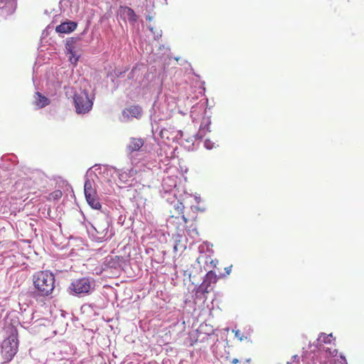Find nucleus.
<instances>
[{
  "label": "nucleus",
  "mask_w": 364,
  "mask_h": 364,
  "mask_svg": "<svg viewBox=\"0 0 364 364\" xmlns=\"http://www.w3.org/2000/svg\"><path fill=\"white\" fill-rule=\"evenodd\" d=\"M159 161L168 165L172 157L173 151L167 145H161L156 151Z\"/></svg>",
  "instance_id": "13"
},
{
  "label": "nucleus",
  "mask_w": 364,
  "mask_h": 364,
  "mask_svg": "<svg viewBox=\"0 0 364 364\" xmlns=\"http://www.w3.org/2000/svg\"><path fill=\"white\" fill-rule=\"evenodd\" d=\"M144 141L141 138L131 137L127 145V151L129 154L138 151L144 146Z\"/></svg>",
  "instance_id": "15"
},
{
  "label": "nucleus",
  "mask_w": 364,
  "mask_h": 364,
  "mask_svg": "<svg viewBox=\"0 0 364 364\" xmlns=\"http://www.w3.org/2000/svg\"><path fill=\"white\" fill-rule=\"evenodd\" d=\"M18 341L17 335L12 333L4 340L1 345V353L6 363L11 361L18 351Z\"/></svg>",
  "instance_id": "5"
},
{
  "label": "nucleus",
  "mask_w": 364,
  "mask_h": 364,
  "mask_svg": "<svg viewBox=\"0 0 364 364\" xmlns=\"http://www.w3.org/2000/svg\"><path fill=\"white\" fill-rule=\"evenodd\" d=\"M94 97H90L88 92L85 90H80L74 95L73 100L77 114H86L89 112L93 105Z\"/></svg>",
  "instance_id": "4"
},
{
  "label": "nucleus",
  "mask_w": 364,
  "mask_h": 364,
  "mask_svg": "<svg viewBox=\"0 0 364 364\" xmlns=\"http://www.w3.org/2000/svg\"><path fill=\"white\" fill-rule=\"evenodd\" d=\"M95 280L90 277H82L74 280L68 287L70 294L79 297L90 294L95 289Z\"/></svg>",
  "instance_id": "3"
},
{
  "label": "nucleus",
  "mask_w": 364,
  "mask_h": 364,
  "mask_svg": "<svg viewBox=\"0 0 364 364\" xmlns=\"http://www.w3.org/2000/svg\"><path fill=\"white\" fill-rule=\"evenodd\" d=\"M203 282L208 284L210 287L212 283H215L217 282L216 274L212 271L208 272L203 279Z\"/></svg>",
  "instance_id": "21"
},
{
  "label": "nucleus",
  "mask_w": 364,
  "mask_h": 364,
  "mask_svg": "<svg viewBox=\"0 0 364 364\" xmlns=\"http://www.w3.org/2000/svg\"><path fill=\"white\" fill-rule=\"evenodd\" d=\"M120 178H124V173L120 174Z\"/></svg>",
  "instance_id": "37"
},
{
  "label": "nucleus",
  "mask_w": 364,
  "mask_h": 364,
  "mask_svg": "<svg viewBox=\"0 0 364 364\" xmlns=\"http://www.w3.org/2000/svg\"><path fill=\"white\" fill-rule=\"evenodd\" d=\"M9 8L14 11L16 8V0H0V9Z\"/></svg>",
  "instance_id": "20"
},
{
  "label": "nucleus",
  "mask_w": 364,
  "mask_h": 364,
  "mask_svg": "<svg viewBox=\"0 0 364 364\" xmlns=\"http://www.w3.org/2000/svg\"><path fill=\"white\" fill-rule=\"evenodd\" d=\"M291 359L293 360V361H295L299 359V357H298V355H295L292 356Z\"/></svg>",
  "instance_id": "31"
},
{
  "label": "nucleus",
  "mask_w": 364,
  "mask_h": 364,
  "mask_svg": "<svg viewBox=\"0 0 364 364\" xmlns=\"http://www.w3.org/2000/svg\"><path fill=\"white\" fill-rule=\"evenodd\" d=\"M213 145H214V143L212 142L209 139H206L205 141H204V146L207 149H211L213 148Z\"/></svg>",
  "instance_id": "27"
},
{
  "label": "nucleus",
  "mask_w": 364,
  "mask_h": 364,
  "mask_svg": "<svg viewBox=\"0 0 364 364\" xmlns=\"http://www.w3.org/2000/svg\"><path fill=\"white\" fill-rule=\"evenodd\" d=\"M97 176L91 168L88 169L85 175L84 193L85 196H94L97 194V185L95 180Z\"/></svg>",
  "instance_id": "8"
},
{
  "label": "nucleus",
  "mask_w": 364,
  "mask_h": 364,
  "mask_svg": "<svg viewBox=\"0 0 364 364\" xmlns=\"http://www.w3.org/2000/svg\"><path fill=\"white\" fill-rule=\"evenodd\" d=\"M238 362H239V360H238V359H237V358H234V359H232V364H237Z\"/></svg>",
  "instance_id": "32"
},
{
  "label": "nucleus",
  "mask_w": 364,
  "mask_h": 364,
  "mask_svg": "<svg viewBox=\"0 0 364 364\" xmlns=\"http://www.w3.org/2000/svg\"><path fill=\"white\" fill-rule=\"evenodd\" d=\"M146 20H148V21H151V20H152V18H151V16H146Z\"/></svg>",
  "instance_id": "35"
},
{
  "label": "nucleus",
  "mask_w": 364,
  "mask_h": 364,
  "mask_svg": "<svg viewBox=\"0 0 364 364\" xmlns=\"http://www.w3.org/2000/svg\"><path fill=\"white\" fill-rule=\"evenodd\" d=\"M210 288V287L208 286V284H206V283L203 282V283L198 287V288L197 289V292L203 294L205 293L209 292Z\"/></svg>",
  "instance_id": "25"
},
{
  "label": "nucleus",
  "mask_w": 364,
  "mask_h": 364,
  "mask_svg": "<svg viewBox=\"0 0 364 364\" xmlns=\"http://www.w3.org/2000/svg\"><path fill=\"white\" fill-rule=\"evenodd\" d=\"M167 201H168L171 203V205H173V208L178 214L183 213L184 205L179 199L176 198L173 200L169 201V198H167Z\"/></svg>",
  "instance_id": "19"
},
{
  "label": "nucleus",
  "mask_w": 364,
  "mask_h": 364,
  "mask_svg": "<svg viewBox=\"0 0 364 364\" xmlns=\"http://www.w3.org/2000/svg\"><path fill=\"white\" fill-rule=\"evenodd\" d=\"M231 268H232V266H230V267H228L225 268V271L228 274H230V273L231 272Z\"/></svg>",
  "instance_id": "30"
},
{
  "label": "nucleus",
  "mask_w": 364,
  "mask_h": 364,
  "mask_svg": "<svg viewBox=\"0 0 364 364\" xmlns=\"http://www.w3.org/2000/svg\"><path fill=\"white\" fill-rule=\"evenodd\" d=\"M118 14L124 20H128L130 24L134 25L138 20V17L134 11L130 7L121 6L118 10Z\"/></svg>",
  "instance_id": "11"
},
{
  "label": "nucleus",
  "mask_w": 364,
  "mask_h": 364,
  "mask_svg": "<svg viewBox=\"0 0 364 364\" xmlns=\"http://www.w3.org/2000/svg\"><path fill=\"white\" fill-rule=\"evenodd\" d=\"M149 31H150L153 34H154V33H155V32H154V28H153L152 26H149Z\"/></svg>",
  "instance_id": "33"
},
{
  "label": "nucleus",
  "mask_w": 364,
  "mask_h": 364,
  "mask_svg": "<svg viewBox=\"0 0 364 364\" xmlns=\"http://www.w3.org/2000/svg\"><path fill=\"white\" fill-rule=\"evenodd\" d=\"M152 132L155 136H159L161 139L174 141L178 136H182L181 131L175 130L172 127L166 128L161 124H153Z\"/></svg>",
  "instance_id": "6"
},
{
  "label": "nucleus",
  "mask_w": 364,
  "mask_h": 364,
  "mask_svg": "<svg viewBox=\"0 0 364 364\" xmlns=\"http://www.w3.org/2000/svg\"><path fill=\"white\" fill-rule=\"evenodd\" d=\"M33 282L38 294L48 296L53 294L55 289V277L48 271H41L33 276Z\"/></svg>",
  "instance_id": "2"
},
{
  "label": "nucleus",
  "mask_w": 364,
  "mask_h": 364,
  "mask_svg": "<svg viewBox=\"0 0 364 364\" xmlns=\"http://www.w3.org/2000/svg\"><path fill=\"white\" fill-rule=\"evenodd\" d=\"M171 117V113L165 103L155 102L151 114V126L153 124H159V122L166 120Z\"/></svg>",
  "instance_id": "7"
},
{
  "label": "nucleus",
  "mask_w": 364,
  "mask_h": 364,
  "mask_svg": "<svg viewBox=\"0 0 364 364\" xmlns=\"http://www.w3.org/2000/svg\"><path fill=\"white\" fill-rule=\"evenodd\" d=\"M161 186L164 193H172L174 197L176 196V192H178L176 176H168L164 177Z\"/></svg>",
  "instance_id": "10"
},
{
  "label": "nucleus",
  "mask_w": 364,
  "mask_h": 364,
  "mask_svg": "<svg viewBox=\"0 0 364 364\" xmlns=\"http://www.w3.org/2000/svg\"><path fill=\"white\" fill-rule=\"evenodd\" d=\"M76 43L77 39L73 38H68L65 43L66 53L68 55L69 61L73 65L77 64L80 56V54L76 50Z\"/></svg>",
  "instance_id": "9"
},
{
  "label": "nucleus",
  "mask_w": 364,
  "mask_h": 364,
  "mask_svg": "<svg viewBox=\"0 0 364 364\" xmlns=\"http://www.w3.org/2000/svg\"><path fill=\"white\" fill-rule=\"evenodd\" d=\"M334 364H347V360L343 355H341L339 358L335 360Z\"/></svg>",
  "instance_id": "26"
},
{
  "label": "nucleus",
  "mask_w": 364,
  "mask_h": 364,
  "mask_svg": "<svg viewBox=\"0 0 364 364\" xmlns=\"http://www.w3.org/2000/svg\"><path fill=\"white\" fill-rule=\"evenodd\" d=\"M154 38L155 40H159L161 37V36H162V31H159L156 33H154Z\"/></svg>",
  "instance_id": "29"
},
{
  "label": "nucleus",
  "mask_w": 364,
  "mask_h": 364,
  "mask_svg": "<svg viewBox=\"0 0 364 364\" xmlns=\"http://www.w3.org/2000/svg\"><path fill=\"white\" fill-rule=\"evenodd\" d=\"M97 166H98L97 165H95L92 168H95V170H97Z\"/></svg>",
  "instance_id": "36"
},
{
  "label": "nucleus",
  "mask_w": 364,
  "mask_h": 364,
  "mask_svg": "<svg viewBox=\"0 0 364 364\" xmlns=\"http://www.w3.org/2000/svg\"><path fill=\"white\" fill-rule=\"evenodd\" d=\"M77 27V23L73 21L64 22L55 28V31L59 33H69L73 31Z\"/></svg>",
  "instance_id": "16"
},
{
  "label": "nucleus",
  "mask_w": 364,
  "mask_h": 364,
  "mask_svg": "<svg viewBox=\"0 0 364 364\" xmlns=\"http://www.w3.org/2000/svg\"><path fill=\"white\" fill-rule=\"evenodd\" d=\"M182 218L185 223L187 222V218L184 216V215H182Z\"/></svg>",
  "instance_id": "34"
},
{
  "label": "nucleus",
  "mask_w": 364,
  "mask_h": 364,
  "mask_svg": "<svg viewBox=\"0 0 364 364\" xmlns=\"http://www.w3.org/2000/svg\"><path fill=\"white\" fill-rule=\"evenodd\" d=\"M232 331L235 332V337H237L241 341H243V336L240 330H233Z\"/></svg>",
  "instance_id": "28"
},
{
  "label": "nucleus",
  "mask_w": 364,
  "mask_h": 364,
  "mask_svg": "<svg viewBox=\"0 0 364 364\" xmlns=\"http://www.w3.org/2000/svg\"><path fill=\"white\" fill-rule=\"evenodd\" d=\"M1 306V302L0 301V306Z\"/></svg>",
  "instance_id": "38"
},
{
  "label": "nucleus",
  "mask_w": 364,
  "mask_h": 364,
  "mask_svg": "<svg viewBox=\"0 0 364 364\" xmlns=\"http://www.w3.org/2000/svg\"><path fill=\"white\" fill-rule=\"evenodd\" d=\"M141 115V108L139 106H131L122 112L121 120L128 122L132 118H139Z\"/></svg>",
  "instance_id": "12"
},
{
  "label": "nucleus",
  "mask_w": 364,
  "mask_h": 364,
  "mask_svg": "<svg viewBox=\"0 0 364 364\" xmlns=\"http://www.w3.org/2000/svg\"><path fill=\"white\" fill-rule=\"evenodd\" d=\"M86 200L89 205L95 209V210H100L102 208V205L99 201L97 194L94 196H85Z\"/></svg>",
  "instance_id": "18"
},
{
  "label": "nucleus",
  "mask_w": 364,
  "mask_h": 364,
  "mask_svg": "<svg viewBox=\"0 0 364 364\" xmlns=\"http://www.w3.org/2000/svg\"><path fill=\"white\" fill-rule=\"evenodd\" d=\"M90 237L97 242H103L110 240L114 235L110 218L102 213H98L94 223L87 228Z\"/></svg>",
  "instance_id": "1"
},
{
  "label": "nucleus",
  "mask_w": 364,
  "mask_h": 364,
  "mask_svg": "<svg viewBox=\"0 0 364 364\" xmlns=\"http://www.w3.org/2000/svg\"><path fill=\"white\" fill-rule=\"evenodd\" d=\"M332 337V334L326 335L325 333H321V336L318 337L317 341L318 343V345L323 344V343H331V338Z\"/></svg>",
  "instance_id": "23"
},
{
  "label": "nucleus",
  "mask_w": 364,
  "mask_h": 364,
  "mask_svg": "<svg viewBox=\"0 0 364 364\" xmlns=\"http://www.w3.org/2000/svg\"><path fill=\"white\" fill-rule=\"evenodd\" d=\"M319 350L321 351L325 352L326 356H336L338 353V350L336 348H331L326 347L323 344H320Z\"/></svg>",
  "instance_id": "22"
},
{
  "label": "nucleus",
  "mask_w": 364,
  "mask_h": 364,
  "mask_svg": "<svg viewBox=\"0 0 364 364\" xmlns=\"http://www.w3.org/2000/svg\"><path fill=\"white\" fill-rule=\"evenodd\" d=\"M34 103L38 108H43L50 104V100L37 92L34 96Z\"/></svg>",
  "instance_id": "17"
},
{
  "label": "nucleus",
  "mask_w": 364,
  "mask_h": 364,
  "mask_svg": "<svg viewBox=\"0 0 364 364\" xmlns=\"http://www.w3.org/2000/svg\"><path fill=\"white\" fill-rule=\"evenodd\" d=\"M106 262L110 267L116 268L119 264V257L115 256L114 257H107L106 258Z\"/></svg>",
  "instance_id": "24"
},
{
  "label": "nucleus",
  "mask_w": 364,
  "mask_h": 364,
  "mask_svg": "<svg viewBox=\"0 0 364 364\" xmlns=\"http://www.w3.org/2000/svg\"><path fill=\"white\" fill-rule=\"evenodd\" d=\"M210 117L203 118L198 132L194 135L196 139H202L207 133L210 132Z\"/></svg>",
  "instance_id": "14"
}]
</instances>
